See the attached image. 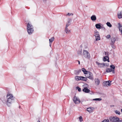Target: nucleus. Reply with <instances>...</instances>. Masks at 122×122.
Segmentation results:
<instances>
[{
	"instance_id": "1",
	"label": "nucleus",
	"mask_w": 122,
	"mask_h": 122,
	"mask_svg": "<svg viewBox=\"0 0 122 122\" xmlns=\"http://www.w3.org/2000/svg\"><path fill=\"white\" fill-rule=\"evenodd\" d=\"M15 98L12 94L8 93L6 96V98L3 97L1 98V100L2 102L6 104L8 106H10L15 100Z\"/></svg>"
},
{
	"instance_id": "2",
	"label": "nucleus",
	"mask_w": 122,
	"mask_h": 122,
	"mask_svg": "<svg viewBox=\"0 0 122 122\" xmlns=\"http://www.w3.org/2000/svg\"><path fill=\"white\" fill-rule=\"evenodd\" d=\"M34 30L33 26L31 24L28 23L27 25V31L28 34H31L33 32Z\"/></svg>"
},
{
	"instance_id": "3",
	"label": "nucleus",
	"mask_w": 122,
	"mask_h": 122,
	"mask_svg": "<svg viewBox=\"0 0 122 122\" xmlns=\"http://www.w3.org/2000/svg\"><path fill=\"white\" fill-rule=\"evenodd\" d=\"M83 55L86 58L89 59L90 58V54L88 51L85 50L83 51Z\"/></svg>"
},
{
	"instance_id": "4",
	"label": "nucleus",
	"mask_w": 122,
	"mask_h": 122,
	"mask_svg": "<svg viewBox=\"0 0 122 122\" xmlns=\"http://www.w3.org/2000/svg\"><path fill=\"white\" fill-rule=\"evenodd\" d=\"M94 35L95 37L96 41H98L100 40V37L98 31L97 30H95L94 31Z\"/></svg>"
},
{
	"instance_id": "5",
	"label": "nucleus",
	"mask_w": 122,
	"mask_h": 122,
	"mask_svg": "<svg viewBox=\"0 0 122 122\" xmlns=\"http://www.w3.org/2000/svg\"><path fill=\"white\" fill-rule=\"evenodd\" d=\"M109 119L111 122H118L119 119V118L116 117H110Z\"/></svg>"
},
{
	"instance_id": "6",
	"label": "nucleus",
	"mask_w": 122,
	"mask_h": 122,
	"mask_svg": "<svg viewBox=\"0 0 122 122\" xmlns=\"http://www.w3.org/2000/svg\"><path fill=\"white\" fill-rule=\"evenodd\" d=\"M73 100L74 103L76 104H78L80 102L79 99L76 96L74 97Z\"/></svg>"
},
{
	"instance_id": "7",
	"label": "nucleus",
	"mask_w": 122,
	"mask_h": 122,
	"mask_svg": "<svg viewBox=\"0 0 122 122\" xmlns=\"http://www.w3.org/2000/svg\"><path fill=\"white\" fill-rule=\"evenodd\" d=\"M111 81H110L105 82L104 83V86H110L111 85Z\"/></svg>"
},
{
	"instance_id": "8",
	"label": "nucleus",
	"mask_w": 122,
	"mask_h": 122,
	"mask_svg": "<svg viewBox=\"0 0 122 122\" xmlns=\"http://www.w3.org/2000/svg\"><path fill=\"white\" fill-rule=\"evenodd\" d=\"M97 65L98 66L100 67H102L105 66V64L103 63H100L97 62H96Z\"/></svg>"
},
{
	"instance_id": "9",
	"label": "nucleus",
	"mask_w": 122,
	"mask_h": 122,
	"mask_svg": "<svg viewBox=\"0 0 122 122\" xmlns=\"http://www.w3.org/2000/svg\"><path fill=\"white\" fill-rule=\"evenodd\" d=\"M118 18L119 19L122 18V10L121 11H118L117 13Z\"/></svg>"
},
{
	"instance_id": "10",
	"label": "nucleus",
	"mask_w": 122,
	"mask_h": 122,
	"mask_svg": "<svg viewBox=\"0 0 122 122\" xmlns=\"http://www.w3.org/2000/svg\"><path fill=\"white\" fill-rule=\"evenodd\" d=\"M87 74H88L89 76L87 77L90 79H92L93 77L92 74L90 72H89Z\"/></svg>"
},
{
	"instance_id": "11",
	"label": "nucleus",
	"mask_w": 122,
	"mask_h": 122,
	"mask_svg": "<svg viewBox=\"0 0 122 122\" xmlns=\"http://www.w3.org/2000/svg\"><path fill=\"white\" fill-rule=\"evenodd\" d=\"M95 84L96 85L98 86L99 85L100 81L99 80L98 78L95 79Z\"/></svg>"
},
{
	"instance_id": "12",
	"label": "nucleus",
	"mask_w": 122,
	"mask_h": 122,
	"mask_svg": "<svg viewBox=\"0 0 122 122\" xmlns=\"http://www.w3.org/2000/svg\"><path fill=\"white\" fill-rule=\"evenodd\" d=\"M106 71L107 73L110 72L111 71L113 73H115V71L114 70H112V69L107 68L106 69Z\"/></svg>"
},
{
	"instance_id": "13",
	"label": "nucleus",
	"mask_w": 122,
	"mask_h": 122,
	"mask_svg": "<svg viewBox=\"0 0 122 122\" xmlns=\"http://www.w3.org/2000/svg\"><path fill=\"white\" fill-rule=\"evenodd\" d=\"M116 41V39L114 37H112L111 39V42L110 43V45L114 44Z\"/></svg>"
},
{
	"instance_id": "14",
	"label": "nucleus",
	"mask_w": 122,
	"mask_h": 122,
	"mask_svg": "<svg viewBox=\"0 0 122 122\" xmlns=\"http://www.w3.org/2000/svg\"><path fill=\"white\" fill-rule=\"evenodd\" d=\"M87 111L89 112H92L94 110V108L92 107H90L87 109Z\"/></svg>"
},
{
	"instance_id": "15",
	"label": "nucleus",
	"mask_w": 122,
	"mask_h": 122,
	"mask_svg": "<svg viewBox=\"0 0 122 122\" xmlns=\"http://www.w3.org/2000/svg\"><path fill=\"white\" fill-rule=\"evenodd\" d=\"M71 19H69L68 20V22H67L66 27H67L70 25L71 24Z\"/></svg>"
},
{
	"instance_id": "16",
	"label": "nucleus",
	"mask_w": 122,
	"mask_h": 122,
	"mask_svg": "<svg viewBox=\"0 0 122 122\" xmlns=\"http://www.w3.org/2000/svg\"><path fill=\"white\" fill-rule=\"evenodd\" d=\"M102 24L100 23L96 24L95 25V26L96 28L98 29H101V27Z\"/></svg>"
},
{
	"instance_id": "17",
	"label": "nucleus",
	"mask_w": 122,
	"mask_h": 122,
	"mask_svg": "<svg viewBox=\"0 0 122 122\" xmlns=\"http://www.w3.org/2000/svg\"><path fill=\"white\" fill-rule=\"evenodd\" d=\"M83 92L86 93H88L90 91V90L88 89L87 87H85L83 90Z\"/></svg>"
},
{
	"instance_id": "18",
	"label": "nucleus",
	"mask_w": 122,
	"mask_h": 122,
	"mask_svg": "<svg viewBox=\"0 0 122 122\" xmlns=\"http://www.w3.org/2000/svg\"><path fill=\"white\" fill-rule=\"evenodd\" d=\"M91 19L92 20H96V17L95 15H93L91 17Z\"/></svg>"
},
{
	"instance_id": "19",
	"label": "nucleus",
	"mask_w": 122,
	"mask_h": 122,
	"mask_svg": "<svg viewBox=\"0 0 122 122\" xmlns=\"http://www.w3.org/2000/svg\"><path fill=\"white\" fill-rule=\"evenodd\" d=\"M82 71L83 72L84 74H87V73L89 71H87L84 68H82Z\"/></svg>"
},
{
	"instance_id": "20",
	"label": "nucleus",
	"mask_w": 122,
	"mask_h": 122,
	"mask_svg": "<svg viewBox=\"0 0 122 122\" xmlns=\"http://www.w3.org/2000/svg\"><path fill=\"white\" fill-rule=\"evenodd\" d=\"M119 31H120L121 34L122 35V26L120 24H119Z\"/></svg>"
},
{
	"instance_id": "21",
	"label": "nucleus",
	"mask_w": 122,
	"mask_h": 122,
	"mask_svg": "<svg viewBox=\"0 0 122 122\" xmlns=\"http://www.w3.org/2000/svg\"><path fill=\"white\" fill-rule=\"evenodd\" d=\"M109 58L107 56H106L104 57L103 59V60L104 61H107L108 60H109Z\"/></svg>"
},
{
	"instance_id": "22",
	"label": "nucleus",
	"mask_w": 122,
	"mask_h": 122,
	"mask_svg": "<svg viewBox=\"0 0 122 122\" xmlns=\"http://www.w3.org/2000/svg\"><path fill=\"white\" fill-rule=\"evenodd\" d=\"M81 71V70L80 69L78 70H76L75 71V73L76 75H78L79 73Z\"/></svg>"
},
{
	"instance_id": "23",
	"label": "nucleus",
	"mask_w": 122,
	"mask_h": 122,
	"mask_svg": "<svg viewBox=\"0 0 122 122\" xmlns=\"http://www.w3.org/2000/svg\"><path fill=\"white\" fill-rule=\"evenodd\" d=\"M81 79H80V80H81L84 81H86L87 80V79L86 77L83 76H81Z\"/></svg>"
},
{
	"instance_id": "24",
	"label": "nucleus",
	"mask_w": 122,
	"mask_h": 122,
	"mask_svg": "<svg viewBox=\"0 0 122 122\" xmlns=\"http://www.w3.org/2000/svg\"><path fill=\"white\" fill-rule=\"evenodd\" d=\"M81 78V76H76L75 77V78L76 80L78 81L80 80Z\"/></svg>"
},
{
	"instance_id": "25",
	"label": "nucleus",
	"mask_w": 122,
	"mask_h": 122,
	"mask_svg": "<svg viewBox=\"0 0 122 122\" xmlns=\"http://www.w3.org/2000/svg\"><path fill=\"white\" fill-rule=\"evenodd\" d=\"M54 38L53 37H52L50 39H49V43H51L52 41L54 40Z\"/></svg>"
},
{
	"instance_id": "26",
	"label": "nucleus",
	"mask_w": 122,
	"mask_h": 122,
	"mask_svg": "<svg viewBox=\"0 0 122 122\" xmlns=\"http://www.w3.org/2000/svg\"><path fill=\"white\" fill-rule=\"evenodd\" d=\"M65 31L67 33H69L70 32V30H68L67 27H66Z\"/></svg>"
},
{
	"instance_id": "27",
	"label": "nucleus",
	"mask_w": 122,
	"mask_h": 122,
	"mask_svg": "<svg viewBox=\"0 0 122 122\" xmlns=\"http://www.w3.org/2000/svg\"><path fill=\"white\" fill-rule=\"evenodd\" d=\"M106 24L109 27H111L112 26V25L111 24V23L109 22H107Z\"/></svg>"
},
{
	"instance_id": "28",
	"label": "nucleus",
	"mask_w": 122,
	"mask_h": 122,
	"mask_svg": "<svg viewBox=\"0 0 122 122\" xmlns=\"http://www.w3.org/2000/svg\"><path fill=\"white\" fill-rule=\"evenodd\" d=\"M110 67L111 68H112V70H114L115 67L114 65H111L110 66Z\"/></svg>"
},
{
	"instance_id": "29",
	"label": "nucleus",
	"mask_w": 122,
	"mask_h": 122,
	"mask_svg": "<svg viewBox=\"0 0 122 122\" xmlns=\"http://www.w3.org/2000/svg\"><path fill=\"white\" fill-rule=\"evenodd\" d=\"M93 100L95 101H101L102 100V99L101 98H96L93 99Z\"/></svg>"
},
{
	"instance_id": "30",
	"label": "nucleus",
	"mask_w": 122,
	"mask_h": 122,
	"mask_svg": "<svg viewBox=\"0 0 122 122\" xmlns=\"http://www.w3.org/2000/svg\"><path fill=\"white\" fill-rule=\"evenodd\" d=\"M82 50L81 49L80 50H79L77 52V53L79 54H81V53Z\"/></svg>"
},
{
	"instance_id": "31",
	"label": "nucleus",
	"mask_w": 122,
	"mask_h": 122,
	"mask_svg": "<svg viewBox=\"0 0 122 122\" xmlns=\"http://www.w3.org/2000/svg\"><path fill=\"white\" fill-rule=\"evenodd\" d=\"M79 119L80 122H81L82 121V117H79Z\"/></svg>"
},
{
	"instance_id": "32",
	"label": "nucleus",
	"mask_w": 122,
	"mask_h": 122,
	"mask_svg": "<svg viewBox=\"0 0 122 122\" xmlns=\"http://www.w3.org/2000/svg\"><path fill=\"white\" fill-rule=\"evenodd\" d=\"M115 112L116 114H118L119 115L120 114V112L118 111H115Z\"/></svg>"
},
{
	"instance_id": "33",
	"label": "nucleus",
	"mask_w": 122,
	"mask_h": 122,
	"mask_svg": "<svg viewBox=\"0 0 122 122\" xmlns=\"http://www.w3.org/2000/svg\"><path fill=\"white\" fill-rule=\"evenodd\" d=\"M101 29H105V28L102 25L101 26Z\"/></svg>"
},
{
	"instance_id": "34",
	"label": "nucleus",
	"mask_w": 122,
	"mask_h": 122,
	"mask_svg": "<svg viewBox=\"0 0 122 122\" xmlns=\"http://www.w3.org/2000/svg\"><path fill=\"white\" fill-rule=\"evenodd\" d=\"M105 55L106 56H108V53L107 52H105Z\"/></svg>"
},
{
	"instance_id": "35",
	"label": "nucleus",
	"mask_w": 122,
	"mask_h": 122,
	"mask_svg": "<svg viewBox=\"0 0 122 122\" xmlns=\"http://www.w3.org/2000/svg\"><path fill=\"white\" fill-rule=\"evenodd\" d=\"M73 15L72 13H68V14H67V15H68V16H70V15Z\"/></svg>"
},
{
	"instance_id": "36",
	"label": "nucleus",
	"mask_w": 122,
	"mask_h": 122,
	"mask_svg": "<svg viewBox=\"0 0 122 122\" xmlns=\"http://www.w3.org/2000/svg\"><path fill=\"white\" fill-rule=\"evenodd\" d=\"M111 37L110 36V35H108L106 36V37L107 39H109Z\"/></svg>"
},
{
	"instance_id": "37",
	"label": "nucleus",
	"mask_w": 122,
	"mask_h": 122,
	"mask_svg": "<svg viewBox=\"0 0 122 122\" xmlns=\"http://www.w3.org/2000/svg\"><path fill=\"white\" fill-rule=\"evenodd\" d=\"M77 89L78 90L79 92H80L81 91V89L80 88H79L78 87H77Z\"/></svg>"
},
{
	"instance_id": "38",
	"label": "nucleus",
	"mask_w": 122,
	"mask_h": 122,
	"mask_svg": "<svg viewBox=\"0 0 122 122\" xmlns=\"http://www.w3.org/2000/svg\"><path fill=\"white\" fill-rule=\"evenodd\" d=\"M110 45L112 46V47L113 48H115V46L114 45V44Z\"/></svg>"
},
{
	"instance_id": "39",
	"label": "nucleus",
	"mask_w": 122,
	"mask_h": 122,
	"mask_svg": "<svg viewBox=\"0 0 122 122\" xmlns=\"http://www.w3.org/2000/svg\"><path fill=\"white\" fill-rule=\"evenodd\" d=\"M118 122H122V120H119L118 121Z\"/></svg>"
},
{
	"instance_id": "40",
	"label": "nucleus",
	"mask_w": 122,
	"mask_h": 122,
	"mask_svg": "<svg viewBox=\"0 0 122 122\" xmlns=\"http://www.w3.org/2000/svg\"><path fill=\"white\" fill-rule=\"evenodd\" d=\"M105 66H109V64H108L107 65H105Z\"/></svg>"
},
{
	"instance_id": "41",
	"label": "nucleus",
	"mask_w": 122,
	"mask_h": 122,
	"mask_svg": "<svg viewBox=\"0 0 122 122\" xmlns=\"http://www.w3.org/2000/svg\"><path fill=\"white\" fill-rule=\"evenodd\" d=\"M50 43V46L51 47V43Z\"/></svg>"
},
{
	"instance_id": "42",
	"label": "nucleus",
	"mask_w": 122,
	"mask_h": 122,
	"mask_svg": "<svg viewBox=\"0 0 122 122\" xmlns=\"http://www.w3.org/2000/svg\"><path fill=\"white\" fill-rule=\"evenodd\" d=\"M78 64H80V62L79 61H78Z\"/></svg>"
},
{
	"instance_id": "43",
	"label": "nucleus",
	"mask_w": 122,
	"mask_h": 122,
	"mask_svg": "<svg viewBox=\"0 0 122 122\" xmlns=\"http://www.w3.org/2000/svg\"><path fill=\"white\" fill-rule=\"evenodd\" d=\"M107 61L108 62H109V60H107Z\"/></svg>"
},
{
	"instance_id": "44",
	"label": "nucleus",
	"mask_w": 122,
	"mask_h": 122,
	"mask_svg": "<svg viewBox=\"0 0 122 122\" xmlns=\"http://www.w3.org/2000/svg\"><path fill=\"white\" fill-rule=\"evenodd\" d=\"M37 122H40V121H37Z\"/></svg>"
},
{
	"instance_id": "45",
	"label": "nucleus",
	"mask_w": 122,
	"mask_h": 122,
	"mask_svg": "<svg viewBox=\"0 0 122 122\" xmlns=\"http://www.w3.org/2000/svg\"><path fill=\"white\" fill-rule=\"evenodd\" d=\"M43 1H46L47 0H43Z\"/></svg>"
}]
</instances>
